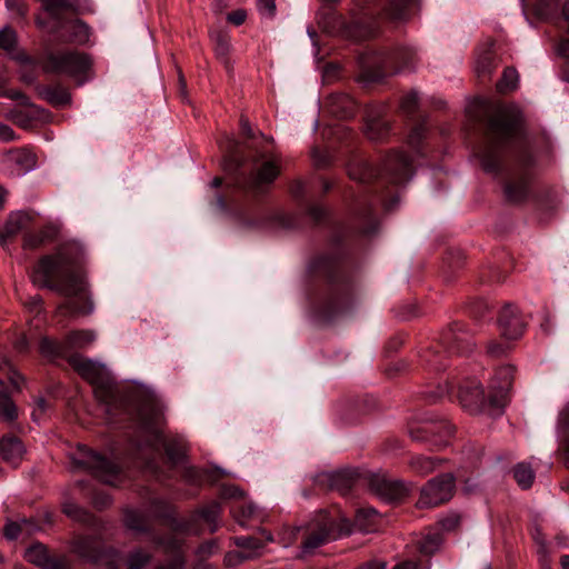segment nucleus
<instances>
[{
  "mask_svg": "<svg viewBox=\"0 0 569 569\" xmlns=\"http://www.w3.org/2000/svg\"><path fill=\"white\" fill-rule=\"evenodd\" d=\"M223 498L234 499L243 496V492L236 486H227L221 489Z\"/></svg>",
  "mask_w": 569,
  "mask_h": 569,
  "instance_id": "obj_63",
  "label": "nucleus"
},
{
  "mask_svg": "<svg viewBox=\"0 0 569 569\" xmlns=\"http://www.w3.org/2000/svg\"><path fill=\"white\" fill-rule=\"evenodd\" d=\"M73 551L81 558L93 563H104L108 569H118L120 552L116 549H103L98 536H80L73 541Z\"/></svg>",
  "mask_w": 569,
  "mask_h": 569,
  "instance_id": "obj_9",
  "label": "nucleus"
},
{
  "mask_svg": "<svg viewBox=\"0 0 569 569\" xmlns=\"http://www.w3.org/2000/svg\"><path fill=\"white\" fill-rule=\"evenodd\" d=\"M0 452L4 461L18 466L26 453L22 441L14 436H4L0 441Z\"/></svg>",
  "mask_w": 569,
  "mask_h": 569,
  "instance_id": "obj_20",
  "label": "nucleus"
},
{
  "mask_svg": "<svg viewBox=\"0 0 569 569\" xmlns=\"http://www.w3.org/2000/svg\"><path fill=\"white\" fill-rule=\"evenodd\" d=\"M6 7L10 11H14L20 18L27 13V8L22 0H6Z\"/></svg>",
  "mask_w": 569,
  "mask_h": 569,
  "instance_id": "obj_55",
  "label": "nucleus"
},
{
  "mask_svg": "<svg viewBox=\"0 0 569 569\" xmlns=\"http://www.w3.org/2000/svg\"><path fill=\"white\" fill-rule=\"evenodd\" d=\"M17 134L11 127L0 122V140L3 142L14 141Z\"/></svg>",
  "mask_w": 569,
  "mask_h": 569,
  "instance_id": "obj_61",
  "label": "nucleus"
},
{
  "mask_svg": "<svg viewBox=\"0 0 569 569\" xmlns=\"http://www.w3.org/2000/svg\"><path fill=\"white\" fill-rule=\"evenodd\" d=\"M1 96H4V97H8L12 100H19L21 101V104L23 106H29L31 108H36L30 101H29V98L26 97L22 92L20 91H17V90H9V91H1L0 92Z\"/></svg>",
  "mask_w": 569,
  "mask_h": 569,
  "instance_id": "obj_56",
  "label": "nucleus"
},
{
  "mask_svg": "<svg viewBox=\"0 0 569 569\" xmlns=\"http://www.w3.org/2000/svg\"><path fill=\"white\" fill-rule=\"evenodd\" d=\"M139 419L141 429L149 436L148 443L154 446L162 443L166 455L172 466L182 461L186 453V446L182 439H164L162 437L160 425L162 421V412L158 406L151 402L143 403L139 408Z\"/></svg>",
  "mask_w": 569,
  "mask_h": 569,
  "instance_id": "obj_5",
  "label": "nucleus"
},
{
  "mask_svg": "<svg viewBox=\"0 0 569 569\" xmlns=\"http://www.w3.org/2000/svg\"><path fill=\"white\" fill-rule=\"evenodd\" d=\"M529 190V176L527 172L515 173L505 186V193L510 201H520L526 198Z\"/></svg>",
  "mask_w": 569,
  "mask_h": 569,
  "instance_id": "obj_23",
  "label": "nucleus"
},
{
  "mask_svg": "<svg viewBox=\"0 0 569 569\" xmlns=\"http://www.w3.org/2000/svg\"><path fill=\"white\" fill-rule=\"evenodd\" d=\"M152 555L142 549L136 548L129 552L127 557V568L128 569H144L147 565L151 561Z\"/></svg>",
  "mask_w": 569,
  "mask_h": 569,
  "instance_id": "obj_37",
  "label": "nucleus"
},
{
  "mask_svg": "<svg viewBox=\"0 0 569 569\" xmlns=\"http://www.w3.org/2000/svg\"><path fill=\"white\" fill-rule=\"evenodd\" d=\"M97 339L93 330H74L67 335L64 341L68 352L73 349H84L92 345Z\"/></svg>",
  "mask_w": 569,
  "mask_h": 569,
  "instance_id": "obj_26",
  "label": "nucleus"
},
{
  "mask_svg": "<svg viewBox=\"0 0 569 569\" xmlns=\"http://www.w3.org/2000/svg\"><path fill=\"white\" fill-rule=\"evenodd\" d=\"M518 83V72L513 68H507L503 71L501 80L498 82V90L501 92L513 90Z\"/></svg>",
  "mask_w": 569,
  "mask_h": 569,
  "instance_id": "obj_43",
  "label": "nucleus"
},
{
  "mask_svg": "<svg viewBox=\"0 0 569 569\" xmlns=\"http://www.w3.org/2000/svg\"><path fill=\"white\" fill-rule=\"evenodd\" d=\"M220 511V503L212 501L194 511L189 518L177 519L173 517L174 509L171 503L163 499L152 500L150 512L154 518L166 519L170 532L163 536L152 533L150 540L161 548L163 553L172 556L167 565L158 566L154 569H186L187 560L183 551L186 541L182 536L200 535L199 520L208 525L210 532H214L219 527Z\"/></svg>",
  "mask_w": 569,
  "mask_h": 569,
  "instance_id": "obj_2",
  "label": "nucleus"
},
{
  "mask_svg": "<svg viewBox=\"0 0 569 569\" xmlns=\"http://www.w3.org/2000/svg\"><path fill=\"white\" fill-rule=\"evenodd\" d=\"M58 234V228L53 224H47L37 232L27 233L24 236V248L36 249L44 243L51 242Z\"/></svg>",
  "mask_w": 569,
  "mask_h": 569,
  "instance_id": "obj_25",
  "label": "nucleus"
},
{
  "mask_svg": "<svg viewBox=\"0 0 569 569\" xmlns=\"http://www.w3.org/2000/svg\"><path fill=\"white\" fill-rule=\"evenodd\" d=\"M69 363L82 378L93 386V392L97 400L106 405L112 403L114 399L113 387L106 377L101 365L80 355L71 356L69 358Z\"/></svg>",
  "mask_w": 569,
  "mask_h": 569,
  "instance_id": "obj_8",
  "label": "nucleus"
},
{
  "mask_svg": "<svg viewBox=\"0 0 569 569\" xmlns=\"http://www.w3.org/2000/svg\"><path fill=\"white\" fill-rule=\"evenodd\" d=\"M0 416L8 422L14 421L18 418V408L8 393L0 397Z\"/></svg>",
  "mask_w": 569,
  "mask_h": 569,
  "instance_id": "obj_42",
  "label": "nucleus"
},
{
  "mask_svg": "<svg viewBox=\"0 0 569 569\" xmlns=\"http://www.w3.org/2000/svg\"><path fill=\"white\" fill-rule=\"evenodd\" d=\"M452 426L448 421L441 420L439 422V426H425L421 429V432L423 433L422 436L416 433L415 431H411L410 435L415 440H422L429 435L436 436L438 433H443L446 436H450L452 433Z\"/></svg>",
  "mask_w": 569,
  "mask_h": 569,
  "instance_id": "obj_40",
  "label": "nucleus"
},
{
  "mask_svg": "<svg viewBox=\"0 0 569 569\" xmlns=\"http://www.w3.org/2000/svg\"><path fill=\"white\" fill-rule=\"evenodd\" d=\"M71 461L74 468L89 472L103 483L117 486L120 482L119 465L84 445L78 446Z\"/></svg>",
  "mask_w": 569,
  "mask_h": 569,
  "instance_id": "obj_7",
  "label": "nucleus"
},
{
  "mask_svg": "<svg viewBox=\"0 0 569 569\" xmlns=\"http://www.w3.org/2000/svg\"><path fill=\"white\" fill-rule=\"evenodd\" d=\"M513 477L522 489H528L535 480V471L530 463L519 462L515 467Z\"/></svg>",
  "mask_w": 569,
  "mask_h": 569,
  "instance_id": "obj_35",
  "label": "nucleus"
},
{
  "mask_svg": "<svg viewBox=\"0 0 569 569\" xmlns=\"http://www.w3.org/2000/svg\"><path fill=\"white\" fill-rule=\"evenodd\" d=\"M41 96L54 107L67 106L71 101L69 91L60 86L44 88Z\"/></svg>",
  "mask_w": 569,
  "mask_h": 569,
  "instance_id": "obj_33",
  "label": "nucleus"
},
{
  "mask_svg": "<svg viewBox=\"0 0 569 569\" xmlns=\"http://www.w3.org/2000/svg\"><path fill=\"white\" fill-rule=\"evenodd\" d=\"M34 403H36V408L32 411V419H33V421L38 422L40 420V418L42 417V415L46 412V410L48 408V403H47L46 399L42 397L37 398Z\"/></svg>",
  "mask_w": 569,
  "mask_h": 569,
  "instance_id": "obj_57",
  "label": "nucleus"
},
{
  "mask_svg": "<svg viewBox=\"0 0 569 569\" xmlns=\"http://www.w3.org/2000/svg\"><path fill=\"white\" fill-rule=\"evenodd\" d=\"M42 569H70V567L68 560L64 557H51Z\"/></svg>",
  "mask_w": 569,
  "mask_h": 569,
  "instance_id": "obj_60",
  "label": "nucleus"
},
{
  "mask_svg": "<svg viewBox=\"0 0 569 569\" xmlns=\"http://www.w3.org/2000/svg\"><path fill=\"white\" fill-rule=\"evenodd\" d=\"M257 10L264 18L276 14V0H257Z\"/></svg>",
  "mask_w": 569,
  "mask_h": 569,
  "instance_id": "obj_51",
  "label": "nucleus"
},
{
  "mask_svg": "<svg viewBox=\"0 0 569 569\" xmlns=\"http://www.w3.org/2000/svg\"><path fill=\"white\" fill-rule=\"evenodd\" d=\"M220 147L224 151L223 170L227 179V196L218 194L214 203L219 211L238 218L248 199L246 146L233 137L226 136L220 141Z\"/></svg>",
  "mask_w": 569,
  "mask_h": 569,
  "instance_id": "obj_4",
  "label": "nucleus"
},
{
  "mask_svg": "<svg viewBox=\"0 0 569 569\" xmlns=\"http://www.w3.org/2000/svg\"><path fill=\"white\" fill-rule=\"evenodd\" d=\"M84 262L82 246L69 241L59 246L53 253L41 257L34 266L32 282L67 298L58 306V316L79 317L93 312L94 306L88 293Z\"/></svg>",
  "mask_w": 569,
  "mask_h": 569,
  "instance_id": "obj_1",
  "label": "nucleus"
},
{
  "mask_svg": "<svg viewBox=\"0 0 569 569\" xmlns=\"http://www.w3.org/2000/svg\"><path fill=\"white\" fill-rule=\"evenodd\" d=\"M348 289L347 287H343L341 289L336 290L332 293L330 306L329 308L332 310V312H342L347 308V298H348Z\"/></svg>",
  "mask_w": 569,
  "mask_h": 569,
  "instance_id": "obj_44",
  "label": "nucleus"
},
{
  "mask_svg": "<svg viewBox=\"0 0 569 569\" xmlns=\"http://www.w3.org/2000/svg\"><path fill=\"white\" fill-rule=\"evenodd\" d=\"M439 465V460L431 457L416 456L410 460V468L420 476L433 472Z\"/></svg>",
  "mask_w": 569,
  "mask_h": 569,
  "instance_id": "obj_36",
  "label": "nucleus"
},
{
  "mask_svg": "<svg viewBox=\"0 0 569 569\" xmlns=\"http://www.w3.org/2000/svg\"><path fill=\"white\" fill-rule=\"evenodd\" d=\"M210 39L213 42L214 53L219 60L229 69L230 62V37L227 32L221 30H210Z\"/></svg>",
  "mask_w": 569,
  "mask_h": 569,
  "instance_id": "obj_24",
  "label": "nucleus"
},
{
  "mask_svg": "<svg viewBox=\"0 0 569 569\" xmlns=\"http://www.w3.org/2000/svg\"><path fill=\"white\" fill-rule=\"evenodd\" d=\"M412 174L411 160L403 153L395 152L385 160L381 181L388 179L391 183L399 186L409 181Z\"/></svg>",
  "mask_w": 569,
  "mask_h": 569,
  "instance_id": "obj_15",
  "label": "nucleus"
},
{
  "mask_svg": "<svg viewBox=\"0 0 569 569\" xmlns=\"http://www.w3.org/2000/svg\"><path fill=\"white\" fill-rule=\"evenodd\" d=\"M513 378V368L511 366L500 367L490 382V405L493 416H500L507 402L508 392Z\"/></svg>",
  "mask_w": 569,
  "mask_h": 569,
  "instance_id": "obj_13",
  "label": "nucleus"
},
{
  "mask_svg": "<svg viewBox=\"0 0 569 569\" xmlns=\"http://www.w3.org/2000/svg\"><path fill=\"white\" fill-rule=\"evenodd\" d=\"M350 533L347 520L337 523L333 518L323 517L318 527L312 530L302 543L303 553H311L317 548Z\"/></svg>",
  "mask_w": 569,
  "mask_h": 569,
  "instance_id": "obj_11",
  "label": "nucleus"
},
{
  "mask_svg": "<svg viewBox=\"0 0 569 569\" xmlns=\"http://www.w3.org/2000/svg\"><path fill=\"white\" fill-rule=\"evenodd\" d=\"M20 531H21L20 525L18 522H12V521L8 522L3 529L4 537L9 540L17 539L20 535Z\"/></svg>",
  "mask_w": 569,
  "mask_h": 569,
  "instance_id": "obj_58",
  "label": "nucleus"
},
{
  "mask_svg": "<svg viewBox=\"0 0 569 569\" xmlns=\"http://www.w3.org/2000/svg\"><path fill=\"white\" fill-rule=\"evenodd\" d=\"M182 478L190 486H200L202 482L211 480V472L189 466L184 468Z\"/></svg>",
  "mask_w": 569,
  "mask_h": 569,
  "instance_id": "obj_39",
  "label": "nucleus"
},
{
  "mask_svg": "<svg viewBox=\"0 0 569 569\" xmlns=\"http://www.w3.org/2000/svg\"><path fill=\"white\" fill-rule=\"evenodd\" d=\"M30 216L29 213L24 211H18L14 213H11L6 226L3 233L0 236V240L3 242L4 238L12 237L20 232L22 229H24L28 223L30 222Z\"/></svg>",
  "mask_w": 569,
  "mask_h": 569,
  "instance_id": "obj_29",
  "label": "nucleus"
},
{
  "mask_svg": "<svg viewBox=\"0 0 569 569\" xmlns=\"http://www.w3.org/2000/svg\"><path fill=\"white\" fill-rule=\"evenodd\" d=\"M498 325L506 339H518L523 332V323L518 316L517 309L506 305L499 315Z\"/></svg>",
  "mask_w": 569,
  "mask_h": 569,
  "instance_id": "obj_19",
  "label": "nucleus"
},
{
  "mask_svg": "<svg viewBox=\"0 0 569 569\" xmlns=\"http://www.w3.org/2000/svg\"><path fill=\"white\" fill-rule=\"evenodd\" d=\"M247 11L244 9H238L229 12L226 17L227 21L236 27L241 26L247 20Z\"/></svg>",
  "mask_w": 569,
  "mask_h": 569,
  "instance_id": "obj_54",
  "label": "nucleus"
},
{
  "mask_svg": "<svg viewBox=\"0 0 569 569\" xmlns=\"http://www.w3.org/2000/svg\"><path fill=\"white\" fill-rule=\"evenodd\" d=\"M359 214L361 216V219L367 223V226L362 227V232L366 234L375 233L378 228V223L372 218L371 209L361 208L359 209Z\"/></svg>",
  "mask_w": 569,
  "mask_h": 569,
  "instance_id": "obj_49",
  "label": "nucleus"
},
{
  "mask_svg": "<svg viewBox=\"0 0 569 569\" xmlns=\"http://www.w3.org/2000/svg\"><path fill=\"white\" fill-rule=\"evenodd\" d=\"M37 156L28 148H18L7 151L2 156L6 171L13 177H21L37 167Z\"/></svg>",
  "mask_w": 569,
  "mask_h": 569,
  "instance_id": "obj_14",
  "label": "nucleus"
},
{
  "mask_svg": "<svg viewBox=\"0 0 569 569\" xmlns=\"http://www.w3.org/2000/svg\"><path fill=\"white\" fill-rule=\"evenodd\" d=\"M40 352L43 357L54 359L64 357L68 353L66 341H56L48 337H43L39 345Z\"/></svg>",
  "mask_w": 569,
  "mask_h": 569,
  "instance_id": "obj_30",
  "label": "nucleus"
},
{
  "mask_svg": "<svg viewBox=\"0 0 569 569\" xmlns=\"http://www.w3.org/2000/svg\"><path fill=\"white\" fill-rule=\"evenodd\" d=\"M63 512L69 518L73 519L76 521L82 522L89 527H92V528L100 527V521L94 516H92L91 513H89L87 510L82 509L74 502H71V501L64 502L63 503Z\"/></svg>",
  "mask_w": 569,
  "mask_h": 569,
  "instance_id": "obj_28",
  "label": "nucleus"
},
{
  "mask_svg": "<svg viewBox=\"0 0 569 569\" xmlns=\"http://www.w3.org/2000/svg\"><path fill=\"white\" fill-rule=\"evenodd\" d=\"M383 9L393 19H400L403 14V9L410 0H383Z\"/></svg>",
  "mask_w": 569,
  "mask_h": 569,
  "instance_id": "obj_46",
  "label": "nucleus"
},
{
  "mask_svg": "<svg viewBox=\"0 0 569 569\" xmlns=\"http://www.w3.org/2000/svg\"><path fill=\"white\" fill-rule=\"evenodd\" d=\"M218 549L217 542L214 540L206 541L201 543L197 550L196 556L198 557V562L193 566L192 569H208L207 566L201 562L212 556Z\"/></svg>",
  "mask_w": 569,
  "mask_h": 569,
  "instance_id": "obj_41",
  "label": "nucleus"
},
{
  "mask_svg": "<svg viewBox=\"0 0 569 569\" xmlns=\"http://www.w3.org/2000/svg\"><path fill=\"white\" fill-rule=\"evenodd\" d=\"M59 29H66L68 31V40L71 42L83 44L89 41L90 28L82 20L76 19L67 23L58 21L56 26L50 29V32L54 33Z\"/></svg>",
  "mask_w": 569,
  "mask_h": 569,
  "instance_id": "obj_21",
  "label": "nucleus"
},
{
  "mask_svg": "<svg viewBox=\"0 0 569 569\" xmlns=\"http://www.w3.org/2000/svg\"><path fill=\"white\" fill-rule=\"evenodd\" d=\"M92 60L89 54L78 50H59L48 52L42 60L44 72L64 74L83 83Z\"/></svg>",
  "mask_w": 569,
  "mask_h": 569,
  "instance_id": "obj_6",
  "label": "nucleus"
},
{
  "mask_svg": "<svg viewBox=\"0 0 569 569\" xmlns=\"http://www.w3.org/2000/svg\"><path fill=\"white\" fill-rule=\"evenodd\" d=\"M418 100L419 97L416 91L407 93L401 100V109L407 113H411L417 108Z\"/></svg>",
  "mask_w": 569,
  "mask_h": 569,
  "instance_id": "obj_52",
  "label": "nucleus"
},
{
  "mask_svg": "<svg viewBox=\"0 0 569 569\" xmlns=\"http://www.w3.org/2000/svg\"><path fill=\"white\" fill-rule=\"evenodd\" d=\"M330 110L339 117H351L356 111V101L345 93L333 94L330 98Z\"/></svg>",
  "mask_w": 569,
  "mask_h": 569,
  "instance_id": "obj_27",
  "label": "nucleus"
},
{
  "mask_svg": "<svg viewBox=\"0 0 569 569\" xmlns=\"http://www.w3.org/2000/svg\"><path fill=\"white\" fill-rule=\"evenodd\" d=\"M352 26L355 28V33H357L358 37L365 38L373 33V28L371 27V24H368L361 19L355 20L352 22Z\"/></svg>",
  "mask_w": 569,
  "mask_h": 569,
  "instance_id": "obj_53",
  "label": "nucleus"
},
{
  "mask_svg": "<svg viewBox=\"0 0 569 569\" xmlns=\"http://www.w3.org/2000/svg\"><path fill=\"white\" fill-rule=\"evenodd\" d=\"M8 117L22 128H27L29 126L30 119L26 118L20 110H11L8 113Z\"/></svg>",
  "mask_w": 569,
  "mask_h": 569,
  "instance_id": "obj_62",
  "label": "nucleus"
},
{
  "mask_svg": "<svg viewBox=\"0 0 569 569\" xmlns=\"http://www.w3.org/2000/svg\"><path fill=\"white\" fill-rule=\"evenodd\" d=\"M17 43V34L10 27L0 30V48L6 51H12Z\"/></svg>",
  "mask_w": 569,
  "mask_h": 569,
  "instance_id": "obj_47",
  "label": "nucleus"
},
{
  "mask_svg": "<svg viewBox=\"0 0 569 569\" xmlns=\"http://www.w3.org/2000/svg\"><path fill=\"white\" fill-rule=\"evenodd\" d=\"M24 558L28 562L43 568L51 557L44 545L34 543L26 550Z\"/></svg>",
  "mask_w": 569,
  "mask_h": 569,
  "instance_id": "obj_34",
  "label": "nucleus"
},
{
  "mask_svg": "<svg viewBox=\"0 0 569 569\" xmlns=\"http://www.w3.org/2000/svg\"><path fill=\"white\" fill-rule=\"evenodd\" d=\"M460 523V516L457 512H449L447 516L439 520V525L442 530L451 531L455 530Z\"/></svg>",
  "mask_w": 569,
  "mask_h": 569,
  "instance_id": "obj_50",
  "label": "nucleus"
},
{
  "mask_svg": "<svg viewBox=\"0 0 569 569\" xmlns=\"http://www.w3.org/2000/svg\"><path fill=\"white\" fill-rule=\"evenodd\" d=\"M124 525L128 529L141 532L150 533L148 525V516L139 510H128L124 513Z\"/></svg>",
  "mask_w": 569,
  "mask_h": 569,
  "instance_id": "obj_31",
  "label": "nucleus"
},
{
  "mask_svg": "<svg viewBox=\"0 0 569 569\" xmlns=\"http://www.w3.org/2000/svg\"><path fill=\"white\" fill-rule=\"evenodd\" d=\"M365 128L367 137L371 140H380L387 134L389 122L385 119L383 106L375 104L366 109Z\"/></svg>",
  "mask_w": 569,
  "mask_h": 569,
  "instance_id": "obj_18",
  "label": "nucleus"
},
{
  "mask_svg": "<svg viewBox=\"0 0 569 569\" xmlns=\"http://www.w3.org/2000/svg\"><path fill=\"white\" fill-rule=\"evenodd\" d=\"M279 170L271 161H264L258 169L254 178L251 177V196L263 192L267 187L277 178Z\"/></svg>",
  "mask_w": 569,
  "mask_h": 569,
  "instance_id": "obj_22",
  "label": "nucleus"
},
{
  "mask_svg": "<svg viewBox=\"0 0 569 569\" xmlns=\"http://www.w3.org/2000/svg\"><path fill=\"white\" fill-rule=\"evenodd\" d=\"M442 545V536L439 532L426 535L418 542V548L426 556L433 555Z\"/></svg>",
  "mask_w": 569,
  "mask_h": 569,
  "instance_id": "obj_38",
  "label": "nucleus"
},
{
  "mask_svg": "<svg viewBox=\"0 0 569 569\" xmlns=\"http://www.w3.org/2000/svg\"><path fill=\"white\" fill-rule=\"evenodd\" d=\"M43 9L58 22L59 14L69 7L68 0H41Z\"/></svg>",
  "mask_w": 569,
  "mask_h": 569,
  "instance_id": "obj_45",
  "label": "nucleus"
},
{
  "mask_svg": "<svg viewBox=\"0 0 569 569\" xmlns=\"http://www.w3.org/2000/svg\"><path fill=\"white\" fill-rule=\"evenodd\" d=\"M559 7V0H537L536 11L541 17L552 14Z\"/></svg>",
  "mask_w": 569,
  "mask_h": 569,
  "instance_id": "obj_48",
  "label": "nucleus"
},
{
  "mask_svg": "<svg viewBox=\"0 0 569 569\" xmlns=\"http://www.w3.org/2000/svg\"><path fill=\"white\" fill-rule=\"evenodd\" d=\"M312 159L316 166L322 167L329 162L328 154L317 148L312 150Z\"/></svg>",
  "mask_w": 569,
  "mask_h": 569,
  "instance_id": "obj_64",
  "label": "nucleus"
},
{
  "mask_svg": "<svg viewBox=\"0 0 569 569\" xmlns=\"http://www.w3.org/2000/svg\"><path fill=\"white\" fill-rule=\"evenodd\" d=\"M417 51L411 47H402L393 52L383 53L372 62H366V67L377 68V72L371 74L372 80H379L387 73L411 70L415 67Z\"/></svg>",
  "mask_w": 569,
  "mask_h": 569,
  "instance_id": "obj_10",
  "label": "nucleus"
},
{
  "mask_svg": "<svg viewBox=\"0 0 569 569\" xmlns=\"http://www.w3.org/2000/svg\"><path fill=\"white\" fill-rule=\"evenodd\" d=\"M370 488L381 499L389 502L401 500L409 491V487L402 481L385 477H373L370 480Z\"/></svg>",
  "mask_w": 569,
  "mask_h": 569,
  "instance_id": "obj_17",
  "label": "nucleus"
},
{
  "mask_svg": "<svg viewBox=\"0 0 569 569\" xmlns=\"http://www.w3.org/2000/svg\"><path fill=\"white\" fill-rule=\"evenodd\" d=\"M511 139L519 141L515 152V160L521 169H527L533 161L529 146L520 139L519 116L509 109L499 110L489 121L488 142L480 152L481 164L485 171L498 173L501 169V144Z\"/></svg>",
  "mask_w": 569,
  "mask_h": 569,
  "instance_id": "obj_3",
  "label": "nucleus"
},
{
  "mask_svg": "<svg viewBox=\"0 0 569 569\" xmlns=\"http://www.w3.org/2000/svg\"><path fill=\"white\" fill-rule=\"evenodd\" d=\"M460 403L471 411L487 412L492 415L493 407L490 405V397H485V391L481 385L477 381H470L467 385L460 387L459 390Z\"/></svg>",
  "mask_w": 569,
  "mask_h": 569,
  "instance_id": "obj_16",
  "label": "nucleus"
},
{
  "mask_svg": "<svg viewBox=\"0 0 569 569\" xmlns=\"http://www.w3.org/2000/svg\"><path fill=\"white\" fill-rule=\"evenodd\" d=\"M455 478L451 473H443L432 478L421 489L417 505L420 508H432L449 501L453 496Z\"/></svg>",
  "mask_w": 569,
  "mask_h": 569,
  "instance_id": "obj_12",
  "label": "nucleus"
},
{
  "mask_svg": "<svg viewBox=\"0 0 569 569\" xmlns=\"http://www.w3.org/2000/svg\"><path fill=\"white\" fill-rule=\"evenodd\" d=\"M348 174L352 180L368 182L375 176V170L365 160H353L348 167Z\"/></svg>",
  "mask_w": 569,
  "mask_h": 569,
  "instance_id": "obj_32",
  "label": "nucleus"
},
{
  "mask_svg": "<svg viewBox=\"0 0 569 569\" xmlns=\"http://www.w3.org/2000/svg\"><path fill=\"white\" fill-rule=\"evenodd\" d=\"M423 138V128L422 127H416L408 137V144L412 149H417L419 143L421 142Z\"/></svg>",
  "mask_w": 569,
  "mask_h": 569,
  "instance_id": "obj_59",
  "label": "nucleus"
}]
</instances>
